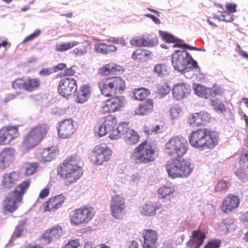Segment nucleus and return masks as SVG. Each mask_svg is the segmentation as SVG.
Returning <instances> with one entry per match:
<instances>
[{"mask_svg": "<svg viewBox=\"0 0 248 248\" xmlns=\"http://www.w3.org/2000/svg\"><path fill=\"white\" fill-rule=\"evenodd\" d=\"M191 146L200 150L212 149L217 144L218 135L216 131L202 128L192 131L189 136Z\"/></svg>", "mask_w": 248, "mask_h": 248, "instance_id": "obj_1", "label": "nucleus"}, {"mask_svg": "<svg viewBox=\"0 0 248 248\" xmlns=\"http://www.w3.org/2000/svg\"><path fill=\"white\" fill-rule=\"evenodd\" d=\"M81 161L78 156H71L66 159L58 173L64 181V185L68 186L78 180L82 175V170L80 166Z\"/></svg>", "mask_w": 248, "mask_h": 248, "instance_id": "obj_2", "label": "nucleus"}, {"mask_svg": "<svg viewBox=\"0 0 248 248\" xmlns=\"http://www.w3.org/2000/svg\"><path fill=\"white\" fill-rule=\"evenodd\" d=\"M173 47H177L174 45ZM177 47H179L180 49L176 50L171 55V62L174 69L183 74L190 72L192 74H194V69L199 70L197 62L190 54L182 46Z\"/></svg>", "mask_w": 248, "mask_h": 248, "instance_id": "obj_3", "label": "nucleus"}, {"mask_svg": "<svg viewBox=\"0 0 248 248\" xmlns=\"http://www.w3.org/2000/svg\"><path fill=\"white\" fill-rule=\"evenodd\" d=\"M193 169L190 160L185 159H170L166 165V169L169 176L173 179L187 178Z\"/></svg>", "mask_w": 248, "mask_h": 248, "instance_id": "obj_4", "label": "nucleus"}, {"mask_svg": "<svg viewBox=\"0 0 248 248\" xmlns=\"http://www.w3.org/2000/svg\"><path fill=\"white\" fill-rule=\"evenodd\" d=\"M156 158L155 148L148 141L139 144L130 156L131 161L135 164H147L154 161Z\"/></svg>", "mask_w": 248, "mask_h": 248, "instance_id": "obj_5", "label": "nucleus"}, {"mask_svg": "<svg viewBox=\"0 0 248 248\" xmlns=\"http://www.w3.org/2000/svg\"><path fill=\"white\" fill-rule=\"evenodd\" d=\"M188 148L187 141L177 136L171 138L165 145L166 153L174 156H182L186 154Z\"/></svg>", "mask_w": 248, "mask_h": 248, "instance_id": "obj_6", "label": "nucleus"}, {"mask_svg": "<svg viewBox=\"0 0 248 248\" xmlns=\"http://www.w3.org/2000/svg\"><path fill=\"white\" fill-rule=\"evenodd\" d=\"M94 215L93 208L90 206H82L75 210L70 217L72 224L82 225L87 224L93 218Z\"/></svg>", "mask_w": 248, "mask_h": 248, "instance_id": "obj_7", "label": "nucleus"}, {"mask_svg": "<svg viewBox=\"0 0 248 248\" xmlns=\"http://www.w3.org/2000/svg\"><path fill=\"white\" fill-rule=\"evenodd\" d=\"M112 155L111 150L106 145L96 146L93 150L91 160L97 165L108 161Z\"/></svg>", "mask_w": 248, "mask_h": 248, "instance_id": "obj_8", "label": "nucleus"}, {"mask_svg": "<svg viewBox=\"0 0 248 248\" xmlns=\"http://www.w3.org/2000/svg\"><path fill=\"white\" fill-rule=\"evenodd\" d=\"M126 204L124 198L118 195L112 197L110 209L111 215L117 219H122L126 214Z\"/></svg>", "mask_w": 248, "mask_h": 248, "instance_id": "obj_9", "label": "nucleus"}, {"mask_svg": "<svg viewBox=\"0 0 248 248\" xmlns=\"http://www.w3.org/2000/svg\"><path fill=\"white\" fill-rule=\"evenodd\" d=\"M116 124V118L112 115H108L105 118L101 124L95 126V135L99 138L102 137L112 131Z\"/></svg>", "mask_w": 248, "mask_h": 248, "instance_id": "obj_10", "label": "nucleus"}, {"mask_svg": "<svg viewBox=\"0 0 248 248\" xmlns=\"http://www.w3.org/2000/svg\"><path fill=\"white\" fill-rule=\"evenodd\" d=\"M77 88V82L74 78H63L59 82L58 92L61 96L68 98L76 92Z\"/></svg>", "mask_w": 248, "mask_h": 248, "instance_id": "obj_11", "label": "nucleus"}, {"mask_svg": "<svg viewBox=\"0 0 248 248\" xmlns=\"http://www.w3.org/2000/svg\"><path fill=\"white\" fill-rule=\"evenodd\" d=\"M123 96H116L106 100L103 104L101 111L103 113H111L119 111L124 105Z\"/></svg>", "mask_w": 248, "mask_h": 248, "instance_id": "obj_12", "label": "nucleus"}, {"mask_svg": "<svg viewBox=\"0 0 248 248\" xmlns=\"http://www.w3.org/2000/svg\"><path fill=\"white\" fill-rule=\"evenodd\" d=\"M20 178L18 172L12 171L5 173L2 177L0 183L1 188L7 190L13 188L19 180Z\"/></svg>", "mask_w": 248, "mask_h": 248, "instance_id": "obj_13", "label": "nucleus"}, {"mask_svg": "<svg viewBox=\"0 0 248 248\" xmlns=\"http://www.w3.org/2000/svg\"><path fill=\"white\" fill-rule=\"evenodd\" d=\"M16 151L13 148H6L0 153V172L9 167L14 160Z\"/></svg>", "mask_w": 248, "mask_h": 248, "instance_id": "obj_14", "label": "nucleus"}, {"mask_svg": "<svg viewBox=\"0 0 248 248\" xmlns=\"http://www.w3.org/2000/svg\"><path fill=\"white\" fill-rule=\"evenodd\" d=\"M58 125V135L61 138H69L75 131L74 122L72 119H65L60 122Z\"/></svg>", "mask_w": 248, "mask_h": 248, "instance_id": "obj_15", "label": "nucleus"}, {"mask_svg": "<svg viewBox=\"0 0 248 248\" xmlns=\"http://www.w3.org/2000/svg\"><path fill=\"white\" fill-rule=\"evenodd\" d=\"M19 136L17 127L9 126L0 129V145L7 144Z\"/></svg>", "mask_w": 248, "mask_h": 248, "instance_id": "obj_16", "label": "nucleus"}, {"mask_svg": "<svg viewBox=\"0 0 248 248\" xmlns=\"http://www.w3.org/2000/svg\"><path fill=\"white\" fill-rule=\"evenodd\" d=\"M139 209L140 214L146 217H153L155 215L157 210H165L162 204L159 202H149L141 206Z\"/></svg>", "mask_w": 248, "mask_h": 248, "instance_id": "obj_17", "label": "nucleus"}, {"mask_svg": "<svg viewBox=\"0 0 248 248\" xmlns=\"http://www.w3.org/2000/svg\"><path fill=\"white\" fill-rule=\"evenodd\" d=\"M210 117L206 112H201L193 114L189 118L188 122L193 127L204 125L209 122Z\"/></svg>", "mask_w": 248, "mask_h": 248, "instance_id": "obj_18", "label": "nucleus"}, {"mask_svg": "<svg viewBox=\"0 0 248 248\" xmlns=\"http://www.w3.org/2000/svg\"><path fill=\"white\" fill-rule=\"evenodd\" d=\"M158 39L155 37L152 39L145 38L143 36H136L132 38L130 41L132 46L137 47H152L157 44Z\"/></svg>", "mask_w": 248, "mask_h": 248, "instance_id": "obj_19", "label": "nucleus"}, {"mask_svg": "<svg viewBox=\"0 0 248 248\" xmlns=\"http://www.w3.org/2000/svg\"><path fill=\"white\" fill-rule=\"evenodd\" d=\"M239 203V199L236 196L229 195L223 201L221 211L225 213L231 212L238 206Z\"/></svg>", "mask_w": 248, "mask_h": 248, "instance_id": "obj_20", "label": "nucleus"}, {"mask_svg": "<svg viewBox=\"0 0 248 248\" xmlns=\"http://www.w3.org/2000/svg\"><path fill=\"white\" fill-rule=\"evenodd\" d=\"M205 238V234L201 230L194 231L192 232V236L186 243V246L190 248H199L203 244Z\"/></svg>", "mask_w": 248, "mask_h": 248, "instance_id": "obj_21", "label": "nucleus"}, {"mask_svg": "<svg viewBox=\"0 0 248 248\" xmlns=\"http://www.w3.org/2000/svg\"><path fill=\"white\" fill-rule=\"evenodd\" d=\"M65 200V197L62 195H59L50 198L45 203L44 211L45 212H53L55 211L62 206Z\"/></svg>", "mask_w": 248, "mask_h": 248, "instance_id": "obj_22", "label": "nucleus"}, {"mask_svg": "<svg viewBox=\"0 0 248 248\" xmlns=\"http://www.w3.org/2000/svg\"><path fill=\"white\" fill-rule=\"evenodd\" d=\"M62 235V228L60 226H56L43 233L41 239L44 241L45 243L48 244L56 239H59Z\"/></svg>", "mask_w": 248, "mask_h": 248, "instance_id": "obj_23", "label": "nucleus"}, {"mask_svg": "<svg viewBox=\"0 0 248 248\" xmlns=\"http://www.w3.org/2000/svg\"><path fill=\"white\" fill-rule=\"evenodd\" d=\"M22 200L11 192L6 199L3 201V210L9 212H13L18 208V203Z\"/></svg>", "mask_w": 248, "mask_h": 248, "instance_id": "obj_24", "label": "nucleus"}, {"mask_svg": "<svg viewBox=\"0 0 248 248\" xmlns=\"http://www.w3.org/2000/svg\"><path fill=\"white\" fill-rule=\"evenodd\" d=\"M190 92L189 86L184 83L176 84L173 87L172 90L173 96L177 100H180L186 97Z\"/></svg>", "mask_w": 248, "mask_h": 248, "instance_id": "obj_25", "label": "nucleus"}, {"mask_svg": "<svg viewBox=\"0 0 248 248\" xmlns=\"http://www.w3.org/2000/svg\"><path fill=\"white\" fill-rule=\"evenodd\" d=\"M143 248H155L156 242L157 240L155 231L151 230H146L143 234Z\"/></svg>", "mask_w": 248, "mask_h": 248, "instance_id": "obj_26", "label": "nucleus"}, {"mask_svg": "<svg viewBox=\"0 0 248 248\" xmlns=\"http://www.w3.org/2000/svg\"><path fill=\"white\" fill-rule=\"evenodd\" d=\"M175 188L171 184L161 186L157 190V196L160 199H167L170 200L173 197Z\"/></svg>", "mask_w": 248, "mask_h": 248, "instance_id": "obj_27", "label": "nucleus"}, {"mask_svg": "<svg viewBox=\"0 0 248 248\" xmlns=\"http://www.w3.org/2000/svg\"><path fill=\"white\" fill-rule=\"evenodd\" d=\"M112 95L121 93L125 87V81L121 77H113L110 78Z\"/></svg>", "mask_w": 248, "mask_h": 248, "instance_id": "obj_28", "label": "nucleus"}, {"mask_svg": "<svg viewBox=\"0 0 248 248\" xmlns=\"http://www.w3.org/2000/svg\"><path fill=\"white\" fill-rule=\"evenodd\" d=\"M41 141L30 132L24 138L21 148L24 152L30 150L40 143Z\"/></svg>", "mask_w": 248, "mask_h": 248, "instance_id": "obj_29", "label": "nucleus"}, {"mask_svg": "<svg viewBox=\"0 0 248 248\" xmlns=\"http://www.w3.org/2000/svg\"><path fill=\"white\" fill-rule=\"evenodd\" d=\"M97 85L102 95L106 96H113L110 78L101 79Z\"/></svg>", "mask_w": 248, "mask_h": 248, "instance_id": "obj_30", "label": "nucleus"}, {"mask_svg": "<svg viewBox=\"0 0 248 248\" xmlns=\"http://www.w3.org/2000/svg\"><path fill=\"white\" fill-rule=\"evenodd\" d=\"M154 108V103L152 100H147L140 104L135 108V114L139 115H144L151 112Z\"/></svg>", "mask_w": 248, "mask_h": 248, "instance_id": "obj_31", "label": "nucleus"}, {"mask_svg": "<svg viewBox=\"0 0 248 248\" xmlns=\"http://www.w3.org/2000/svg\"><path fill=\"white\" fill-rule=\"evenodd\" d=\"M117 49L115 46L108 45L106 43H96L94 45V50L98 53L103 54H108L115 52Z\"/></svg>", "mask_w": 248, "mask_h": 248, "instance_id": "obj_32", "label": "nucleus"}, {"mask_svg": "<svg viewBox=\"0 0 248 248\" xmlns=\"http://www.w3.org/2000/svg\"><path fill=\"white\" fill-rule=\"evenodd\" d=\"M47 127L46 124H39L31 130L30 133L41 141L46 135Z\"/></svg>", "mask_w": 248, "mask_h": 248, "instance_id": "obj_33", "label": "nucleus"}, {"mask_svg": "<svg viewBox=\"0 0 248 248\" xmlns=\"http://www.w3.org/2000/svg\"><path fill=\"white\" fill-rule=\"evenodd\" d=\"M151 52L145 49H137L134 51L132 58L134 60H137L141 62H145L151 58Z\"/></svg>", "mask_w": 248, "mask_h": 248, "instance_id": "obj_34", "label": "nucleus"}, {"mask_svg": "<svg viewBox=\"0 0 248 248\" xmlns=\"http://www.w3.org/2000/svg\"><path fill=\"white\" fill-rule=\"evenodd\" d=\"M58 154L55 147H51L44 149L41 153V160L43 162H49L52 160Z\"/></svg>", "mask_w": 248, "mask_h": 248, "instance_id": "obj_35", "label": "nucleus"}, {"mask_svg": "<svg viewBox=\"0 0 248 248\" xmlns=\"http://www.w3.org/2000/svg\"><path fill=\"white\" fill-rule=\"evenodd\" d=\"M31 182L29 180H26L20 183L16 187L14 190L11 192L17 197L18 199L22 200L23 195L26 192L29 187Z\"/></svg>", "mask_w": 248, "mask_h": 248, "instance_id": "obj_36", "label": "nucleus"}, {"mask_svg": "<svg viewBox=\"0 0 248 248\" xmlns=\"http://www.w3.org/2000/svg\"><path fill=\"white\" fill-rule=\"evenodd\" d=\"M140 136L137 132L133 129H130L125 135L124 139L125 143L128 145L136 144L139 140Z\"/></svg>", "mask_w": 248, "mask_h": 248, "instance_id": "obj_37", "label": "nucleus"}, {"mask_svg": "<svg viewBox=\"0 0 248 248\" xmlns=\"http://www.w3.org/2000/svg\"><path fill=\"white\" fill-rule=\"evenodd\" d=\"M90 93V88L87 85H84L81 87L80 90L77 93L76 102L83 103L87 100Z\"/></svg>", "mask_w": 248, "mask_h": 248, "instance_id": "obj_38", "label": "nucleus"}, {"mask_svg": "<svg viewBox=\"0 0 248 248\" xmlns=\"http://www.w3.org/2000/svg\"><path fill=\"white\" fill-rule=\"evenodd\" d=\"M193 90L195 93L197 95L208 98L209 97L210 88H207L206 87L201 84H195L193 85Z\"/></svg>", "mask_w": 248, "mask_h": 248, "instance_id": "obj_39", "label": "nucleus"}, {"mask_svg": "<svg viewBox=\"0 0 248 248\" xmlns=\"http://www.w3.org/2000/svg\"><path fill=\"white\" fill-rule=\"evenodd\" d=\"M79 44V43L76 41L62 44H57L55 46V50L58 52H64L78 45Z\"/></svg>", "mask_w": 248, "mask_h": 248, "instance_id": "obj_40", "label": "nucleus"}, {"mask_svg": "<svg viewBox=\"0 0 248 248\" xmlns=\"http://www.w3.org/2000/svg\"><path fill=\"white\" fill-rule=\"evenodd\" d=\"M147 95V91L143 88L136 89L130 94L131 98L135 100H142Z\"/></svg>", "mask_w": 248, "mask_h": 248, "instance_id": "obj_41", "label": "nucleus"}, {"mask_svg": "<svg viewBox=\"0 0 248 248\" xmlns=\"http://www.w3.org/2000/svg\"><path fill=\"white\" fill-rule=\"evenodd\" d=\"M38 168L36 163H25L22 167V171L27 176L33 174Z\"/></svg>", "mask_w": 248, "mask_h": 248, "instance_id": "obj_42", "label": "nucleus"}, {"mask_svg": "<svg viewBox=\"0 0 248 248\" xmlns=\"http://www.w3.org/2000/svg\"><path fill=\"white\" fill-rule=\"evenodd\" d=\"M40 85L39 80L37 78H28L25 81L24 90L32 92L38 88Z\"/></svg>", "mask_w": 248, "mask_h": 248, "instance_id": "obj_43", "label": "nucleus"}, {"mask_svg": "<svg viewBox=\"0 0 248 248\" xmlns=\"http://www.w3.org/2000/svg\"><path fill=\"white\" fill-rule=\"evenodd\" d=\"M26 223L27 220L26 219L21 220L19 221L11 237L12 239H14L15 237H19L22 235L25 230Z\"/></svg>", "mask_w": 248, "mask_h": 248, "instance_id": "obj_44", "label": "nucleus"}, {"mask_svg": "<svg viewBox=\"0 0 248 248\" xmlns=\"http://www.w3.org/2000/svg\"><path fill=\"white\" fill-rule=\"evenodd\" d=\"M169 68L164 64H158L155 66L154 71L158 76L163 77L169 73Z\"/></svg>", "mask_w": 248, "mask_h": 248, "instance_id": "obj_45", "label": "nucleus"}, {"mask_svg": "<svg viewBox=\"0 0 248 248\" xmlns=\"http://www.w3.org/2000/svg\"><path fill=\"white\" fill-rule=\"evenodd\" d=\"M157 89L158 93L163 98L170 93V87L165 82H161L158 84Z\"/></svg>", "mask_w": 248, "mask_h": 248, "instance_id": "obj_46", "label": "nucleus"}, {"mask_svg": "<svg viewBox=\"0 0 248 248\" xmlns=\"http://www.w3.org/2000/svg\"><path fill=\"white\" fill-rule=\"evenodd\" d=\"M100 70L103 74L107 75L110 73L116 72L119 70L117 68L115 63H111L105 65Z\"/></svg>", "mask_w": 248, "mask_h": 248, "instance_id": "obj_47", "label": "nucleus"}, {"mask_svg": "<svg viewBox=\"0 0 248 248\" xmlns=\"http://www.w3.org/2000/svg\"><path fill=\"white\" fill-rule=\"evenodd\" d=\"M87 53V46H79L72 50V53L76 57H82Z\"/></svg>", "mask_w": 248, "mask_h": 248, "instance_id": "obj_48", "label": "nucleus"}, {"mask_svg": "<svg viewBox=\"0 0 248 248\" xmlns=\"http://www.w3.org/2000/svg\"><path fill=\"white\" fill-rule=\"evenodd\" d=\"M211 104L214 109L223 113L226 110L224 104L217 99H210Z\"/></svg>", "mask_w": 248, "mask_h": 248, "instance_id": "obj_49", "label": "nucleus"}, {"mask_svg": "<svg viewBox=\"0 0 248 248\" xmlns=\"http://www.w3.org/2000/svg\"><path fill=\"white\" fill-rule=\"evenodd\" d=\"M224 225L226 229V232H232L236 228V225L234 220L228 218L224 221Z\"/></svg>", "mask_w": 248, "mask_h": 248, "instance_id": "obj_50", "label": "nucleus"}, {"mask_svg": "<svg viewBox=\"0 0 248 248\" xmlns=\"http://www.w3.org/2000/svg\"><path fill=\"white\" fill-rule=\"evenodd\" d=\"M182 111L181 108L178 106H173L170 108V116L171 120L177 119Z\"/></svg>", "mask_w": 248, "mask_h": 248, "instance_id": "obj_51", "label": "nucleus"}, {"mask_svg": "<svg viewBox=\"0 0 248 248\" xmlns=\"http://www.w3.org/2000/svg\"><path fill=\"white\" fill-rule=\"evenodd\" d=\"M141 179L140 175L138 173H134L130 176L129 180V184L131 186H135L137 185L140 182Z\"/></svg>", "mask_w": 248, "mask_h": 248, "instance_id": "obj_52", "label": "nucleus"}, {"mask_svg": "<svg viewBox=\"0 0 248 248\" xmlns=\"http://www.w3.org/2000/svg\"><path fill=\"white\" fill-rule=\"evenodd\" d=\"M159 34L164 41L167 43H173L176 41V39L173 36L166 32L160 31Z\"/></svg>", "mask_w": 248, "mask_h": 248, "instance_id": "obj_53", "label": "nucleus"}, {"mask_svg": "<svg viewBox=\"0 0 248 248\" xmlns=\"http://www.w3.org/2000/svg\"><path fill=\"white\" fill-rule=\"evenodd\" d=\"M117 129L122 136L124 134L126 135L130 129L128 128V124L125 122L120 124L117 127Z\"/></svg>", "mask_w": 248, "mask_h": 248, "instance_id": "obj_54", "label": "nucleus"}, {"mask_svg": "<svg viewBox=\"0 0 248 248\" xmlns=\"http://www.w3.org/2000/svg\"><path fill=\"white\" fill-rule=\"evenodd\" d=\"M160 130V126L159 125H156L155 126H147L144 127V132L147 135L152 134L153 132L155 133H158Z\"/></svg>", "mask_w": 248, "mask_h": 248, "instance_id": "obj_55", "label": "nucleus"}, {"mask_svg": "<svg viewBox=\"0 0 248 248\" xmlns=\"http://www.w3.org/2000/svg\"><path fill=\"white\" fill-rule=\"evenodd\" d=\"M25 81L22 78L17 79L12 83V86L14 89H23L25 86Z\"/></svg>", "mask_w": 248, "mask_h": 248, "instance_id": "obj_56", "label": "nucleus"}, {"mask_svg": "<svg viewBox=\"0 0 248 248\" xmlns=\"http://www.w3.org/2000/svg\"><path fill=\"white\" fill-rule=\"evenodd\" d=\"M239 165L243 169H248V154H245L241 156Z\"/></svg>", "mask_w": 248, "mask_h": 248, "instance_id": "obj_57", "label": "nucleus"}, {"mask_svg": "<svg viewBox=\"0 0 248 248\" xmlns=\"http://www.w3.org/2000/svg\"><path fill=\"white\" fill-rule=\"evenodd\" d=\"M235 174L239 180L244 182H246L248 178V175L241 169L237 170L235 172Z\"/></svg>", "mask_w": 248, "mask_h": 248, "instance_id": "obj_58", "label": "nucleus"}, {"mask_svg": "<svg viewBox=\"0 0 248 248\" xmlns=\"http://www.w3.org/2000/svg\"><path fill=\"white\" fill-rule=\"evenodd\" d=\"M108 43H113L116 44H119L124 46L125 44V40L122 38L111 37L106 40Z\"/></svg>", "mask_w": 248, "mask_h": 248, "instance_id": "obj_59", "label": "nucleus"}, {"mask_svg": "<svg viewBox=\"0 0 248 248\" xmlns=\"http://www.w3.org/2000/svg\"><path fill=\"white\" fill-rule=\"evenodd\" d=\"M222 93V90L220 87H214L210 89L209 97H212L214 98L217 95L221 94Z\"/></svg>", "mask_w": 248, "mask_h": 248, "instance_id": "obj_60", "label": "nucleus"}, {"mask_svg": "<svg viewBox=\"0 0 248 248\" xmlns=\"http://www.w3.org/2000/svg\"><path fill=\"white\" fill-rule=\"evenodd\" d=\"M108 134H109L108 138L111 140H117L122 137L118 129L115 128Z\"/></svg>", "mask_w": 248, "mask_h": 248, "instance_id": "obj_61", "label": "nucleus"}, {"mask_svg": "<svg viewBox=\"0 0 248 248\" xmlns=\"http://www.w3.org/2000/svg\"><path fill=\"white\" fill-rule=\"evenodd\" d=\"M220 19L226 22H230L233 20V16L228 12H224L220 16Z\"/></svg>", "mask_w": 248, "mask_h": 248, "instance_id": "obj_62", "label": "nucleus"}, {"mask_svg": "<svg viewBox=\"0 0 248 248\" xmlns=\"http://www.w3.org/2000/svg\"><path fill=\"white\" fill-rule=\"evenodd\" d=\"M79 245L77 240H73L69 241L64 246V248H78Z\"/></svg>", "mask_w": 248, "mask_h": 248, "instance_id": "obj_63", "label": "nucleus"}, {"mask_svg": "<svg viewBox=\"0 0 248 248\" xmlns=\"http://www.w3.org/2000/svg\"><path fill=\"white\" fill-rule=\"evenodd\" d=\"M220 246V242L217 241H212L209 242L204 248H218Z\"/></svg>", "mask_w": 248, "mask_h": 248, "instance_id": "obj_64", "label": "nucleus"}]
</instances>
